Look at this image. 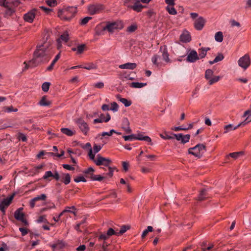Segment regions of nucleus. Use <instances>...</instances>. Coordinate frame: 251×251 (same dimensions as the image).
I'll return each mask as SVG.
<instances>
[{
    "label": "nucleus",
    "instance_id": "79ce46f5",
    "mask_svg": "<svg viewBox=\"0 0 251 251\" xmlns=\"http://www.w3.org/2000/svg\"><path fill=\"white\" fill-rule=\"evenodd\" d=\"M123 137L124 139V140L126 141H132L134 140H135V134H133L129 135H126L124 136Z\"/></svg>",
    "mask_w": 251,
    "mask_h": 251
},
{
    "label": "nucleus",
    "instance_id": "aec40b11",
    "mask_svg": "<svg viewBox=\"0 0 251 251\" xmlns=\"http://www.w3.org/2000/svg\"><path fill=\"white\" fill-rule=\"evenodd\" d=\"M135 140L145 141L150 143V145H152L151 138L149 136H144L142 134H135Z\"/></svg>",
    "mask_w": 251,
    "mask_h": 251
},
{
    "label": "nucleus",
    "instance_id": "423d86ee",
    "mask_svg": "<svg viewBox=\"0 0 251 251\" xmlns=\"http://www.w3.org/2000/svg\"><path fill=\"white\" fill-rule=\"evenodd\" d=\"M91 160L93 161L97 166L104 165L106 167H108L111 162V160L109 158L103 157L100 156V154H98L97 159H95V154H94V159Z\"/></svg>",
    "mask_w": 251,
    "mask_h": 251
},
{
    "label": "nucleus",
    "instance_id": "5701e85b",
    "mask_svg": "<svg viewBox=\"0 0 251 251\" xmlns=\"http://www.w3.org/2000/svg\"><path fill=\"white\" fill-rule=\"evenodd\" d=\"M242 126V124H241V123L235 126H234L232 124H229L227 125H226L224 126V129H225L224 133H226L231 130H235L237 128H238L239 126Z\"/></svg>",
    "mask_w": 251,
    "mask_h": 251
},
{
    "label": "nucleus",
    "instance_id": "6ab92c4d",
    "mask_svg": "<svg viewBox=\"0 0 251 251\" xmlns=\"http://www.w3.org/2000/svg\"><path fill=\"white\" fill-rule=\"evenodd\" d=\"M137 67V64L135 63L128 62L119 66V68L121 69L133 70Z\"/></svg>",
    "mask_w": 251,
    "mask_h": 251
},
{
    "label": "nucleus",
    "instance_id": "8fccbe9b",
    "mask_svg": "<svg viewBox=\"0 0 251 251\" xmlns=\"http://www.w3.org/2000/svg\"><path fill=\"white\" fill-rule=\"evenodd\" d=\"M206 195V189H204L200 192L199 196L198 197V200L202 201L205 198V196Z\"/></svg>",
    "mask_w": 251,
    "mask_h": 251
},
{
    "label": "nucleus",
    "instance_id": "49530a36",
    "mask_svg": "<svg viewBox=\"0 0 251 251\" xmlns=\"http://www.w3.org/2000/svg\"><path fill=\"white\" fill-rule=\"evenodd\" d=\"M220 79V76H215L213 77H211L210 79L208 80V83L210 85H212L213 83L218 81Z\"/></svg>",
    "mask_w": 251,
    "mask_h": 251
},
{
    "label": "nucleus",
    "instance_id": "9b49d317",
    "mask_svg": "<svg viewBox=\"0 0 251 251\" xmlns=\"http://www.w3.org/2000/svg\"><path fill=\"white\" fill-rule=\"evenodd\" d=\"M199 59L197 52L195 50H190L187 54V61L190 63H194Z\"/></svg>",
    "mask_w": 251,
    "mask_h": 251
},
{
    "label": "nucleus",
    "instance_id": "3c124183",
    "mask_svg": "<svg viewBox=\"0 0 251 251\" xmlns=\"http://www.w3.org/2000/svg\"><path fill=\"white\" fill-rule=\"evenodd\" d=\"M107 235H108L109 237L115 235L116 236H118V232H116L113 228H109L108 230L106 232Z\"/></svg>",
    "mask_w": 251,
    "mask_h": 251
},
{
    "label": "nucleus",
    "instance_id": "f3484780",
    "mask_svg": "<svg viewBox=\"0 0 251 251\" xmlns=\"http://www.w3.org/2000/svg\"><path fill=\"white\" fill-rule=\"evenodd\" d=\"M129 124V122L127 118L124 119L122 128L127 134L130 133L132 132Z\"/></svg>",
    "mask_w": 251,
    "mask_h": 251
},
{
    "label": "nucleus",
    "instance_id": "e433bc0d",
    "mask_svg": "<svg viewBox=\"0 0 251 251\" xmlns=\"http://www.w3.org/2000/svg\"><path fill=\"white\" fill-rule=\"evenodd\" d=\"M159 59V56L156 54L154 55L151 58L153 64L156 66H158L160 65V62L158 61Z\"/></svg>",
    "mask_w": 251,
    "mask_h": 251
},
{
    "label": "nucleus",
    "instance_id": "ea45409f",
    "mask_svg": "<svg viewBox=\"0 0 251 251\" xmlns=\"http://www.w3.org/2000/svg\"><path fill=\"white\" fill-rule=\"evenodd\" d=\"M213 73V71L211 69L207 70L205 73V77L206 79L207 80L210 79L212 77Z\"/></svg>",
    "mask_w": 251,
    "mask_h": 251
},
{
    "label": "nucleus",
    "instance_id": "6e6d98bb",
    "mask_svg": "<svg viewBox=\"0 0 251 251\" xmlns=\"http://www.w3.org/2000/svg\"><path fill=\"white\" fill-rule=\"evenodd\" d=\"M101 146L100 145H95L93 147V153L95 155L96 153H98L101 149Z\"/></svg>",
    "mask_w": 251,
    "mask_h": 251
},
{
    "label": "nucleus",
    "instance_id": "39448f33",
    "mask_svg": "<svg viewBox=\"0 0 251 251\" xmlns=\"http://www.w3.org/2000/svg\"><path fill=\"white\" fill-rule=\"evenodd\" d=\"M39 15H40L39 10L33 8L24 15V19L25 22L31 23L33 22L36 16Z\"/></svg>",
    "mask_w": 251,
    "mask_h": 251
},
{
    "label": "nucleus",
    "instance_id": "58836bf2",
    "mask_svg": "<svg viewBox=\"0 0 251 251\" xmlns=\"http://www.w3.org/2000/svg\"><path fill=\"white\" fill-rule=\"evenodd\" d=\"M153 230V228L151 226H148L147 228L143 231L142 234V238H144L149 232H151Z\"/></svg>",
    "mask_w": 251,
    "mask_h": 251
},
{
    "label": "nucleus",
    "instance_id": "ddd939ff",
    "mask_svg": "<svg viewBox=\"0 0 251 251\" xmlns=\"http://www.w3.org/2000/svg\"><path fill=\"white\" fill-rule=\"evenodd\" d=\"M102 9V6L100 4H92L88 7L89 13L91 15H94L99 13Z\"/></svg>",
    "mask_w": 251,
    "mask_h": 251
},
{
    "label": "nucleus",
    "instance_id": "e2e57ef3",
    "mask_svg": "<svg viewBox=\"0 0 251 251\" xmlns=\"http://www.w3.org/2000/svg\"><path fill=\"white\" fill-rule=\"evenodd\" d=\"M52 176H53V173L51 171H47L45 173L44 176L43 177V178L44 179H47V178H48L50 177H52Z\"/></svg>",
    "mask_w": 251,
    "mask_h": 251
},
{
    "label": "nucleus",
    "instance_id": "de8ad7c7",
    "mask_svg": "<svg viewBox=\"0 0 251 251\" xmlns=\"http://www.w3.org/2000/svg\"><path fill=\"white\" fill-rule=\"evenodd\" d=\"M129 228V226H122L119 232H118V236H120V235L124 233Z\"/></svg>",
    "mask_w": 251,
    "mask_h": 251
},
{
    "label": "nucleus",
    "instance_id": "6e6552de",
    "mask_svg": "<svg viewBox=\"0 0 251 251\" xmlns=\"http://www.w3.org/2000/svg\"><path fill=\"white\" fill-rule=\"evenodd\" d=\"M47 199V196L45 194L37 196L34 198L31 199L29 201V205L31 208H34L36 205L39 206L40 205L37 204L39 201H45Z\"/></svg>",
    "mask_w": 251,
    "mask_h": 251
},
{
    "label": "nucleus",
    "instance_id": "09e8293b",
    "mask_svg": "<svg viewBox=\"0 0 251 251\" xmlns=\"http://www.w3.org/2000/svg\"><path fill=\"white\" fill-rule=\"evenodd\" d=\"M13 2V0H0V5L3 7L8 6L7 5L10 4V2Z\"/></svg>",
    "mask_w": 251,
    "mask_h": 251
},
{
    "label": "nucleus",
    "instance_id": "052dcab7",
    "mask_svg": "<svg viewBox=\"0 0 251 251\" xmlns=\"http://www.w3.org/2000/svg\"><path fill=\"white\" fill-rule=\"evenodd\" d=\"M114 168L108 167V173L104 174V176L106 177V176H109L110 177H112L113 175Z\"/></svg>",
    "mask_w": 251,
    "mask_h": 251
},
{
    "label": "nucleus",
    "instance_id": "c9c22d12",
    "mask_svg": "<svg viewBox=\"0 0 251 251\" xmlns=\"http://www.w3.org/2000/svg\"><path fill=\"white\" fill-rule=\"evenodd\" d=\"M63 176V182L65 184H68L71 181V177L69 174H65L62 175Z\"/></svg>",
    "mask_w": 251,
    "mask_h": 251
},
{
    "label": "nucleus",
    "instance_id": "4d7b16f0",
    "mask_svg": "<svg viewBox=\"0 0 251 251\" xmlns=\"http://www.w3.org/2000/svg\"><path fill=\"white\" fill-rule=\"evenodd\" d=\"M74 181L75 182L78 183L81 181L86 182V180L83 176H78L74 178Z\"/></svg>",
    "mask_w": 251,
    "mask_h": 251
},
{
    "label": "nucleus",
    "instance_id": "5fc2aeb1",
    "mask_svg": "<svg viewBox=\"0 0 251 251\" xmlns=\"http://www.w3.org/2000/svg\"><path fill=\"white\" fill-rule=\"evenodd\" d=\"M85 47V45L84 44H82V45L78 46L76 49L77 53V54L82 53L84 50Z\"/></svg>",
    "mask_w": 251,
    "mask_h": 251
},
{
    "label": "nucleus",
    "instance_id": "393cba45",
    "mask_svg": "<svg viewBox=\"0 0 251 251\" xmlns=\"http://www.w3.org/2000/svg\"><path fill=\"white\" fill-rule=\"evenodd\" d=\"M210 50L209 48H201L199 49V59L203 58L205 57L207 54V51Z\"/></svg>",
    "mask_w": 251,
    "mask_h": 251
},
{
    "label": "nucleus",
    "instance_id": "f8f14e48",
    "mask_svg": "<svg viewBox=\"0 0 251 251\" xmlns=\"http://www.w3.org/2000/svg\"><path fill=\"white\" fill-rule=\"evenodd\" d=\"M99 118L95 119L94 120V123H101L103 122L107 123L111 119V117L108 113H106L105 114L100 113L99 115Z\"/></svg>",
    "mask_w": 251,
    "mask_h": 251
},
{
    "label": "nucleus",
    "instance_id": "37998d69",
    "mask_svg": "<svg viewBox=\"0 0 251 251\" xmlns=\"http://www.w3.org/2000/svg\"><path fill=\"white\" fill-rule=\"evenodd\" d=\"M50 83L48 82H45L42 85V89L44 92H48L49 91Z\"/></svg>",
    "mask_w": 251,
    "mask_h": 251
},
{
    "label": "nucleus",
    "instance_id": "c03bdc74",
    "mask_svg": "<svg viewBox=\"0 0 251 251\" xmlns=\"http://www.w3.org/2000/svg\"><path fill=\"white\" fill-rule=\"evenodd\" d=\"M190 139V134H186L185 135H182V140L181 142L182 144H185L188 143Z\"/></svg>",
    "mask_w": 251,
    "mask_h": 251
},
{
    "label": "nucleus",
    "instance_id": "680f3d73",
    "mask_svg": "<svg viewBox=\"0 0 251 251\" xmlns=\"http://www.w3.org/2000/svg\"><path fill=\"white\" fill-rule=\"evenodd\" d=\"M37 223H47V221L46 218V216H41L39 217V218L36 221Z\"/></svg>",
    "mask_w": 251,
    "mask_h": 251
},
{
    "label": "nucleus",
    "instance_id": "774afa93",
    "mask_svg": "<svg viewBox=\"0 0 251 251\" xmlns=\"http://www.w3.org/2000/svg\"><path fill=\"white\" fill-rule=\"evenodd\" d=\"M137 29V26L135 25H130L127 28V30L129 32H132L134 31Z\"/></svg>",
    "mask_w": 251,
    "mask_h": 251
},
{
    "label": "nucleus",
    "instance_id": "c756f323",
    "mask_svg": "<svg viewBox=\"0 0 251 251\" xmlns=\"http://www.w3.org/2000/svg\"><path fill=\"white\" fill-rule=\"evenodd\" d=\"M215 40L218 42H222L223 40V35L221 31H218L215 35Z\"/></svg>",
    "mask_w": 251,
    "mask_h": 251
},
{
    "label": "nucleus",
    "instance_id": "b1692460",
    "mask_svg": "<svg viewBox=\"0 0 251 251\" xmlns=\"http://www.w3.org/2000/svg\"><path fill=\"white\" fill-rule=\"evenodd\" d=\"M61 132L68 136H72L75 133V130L74 129H71L68 128H62L60 129Z\"/></svg>",
    "mask_w": 251,
    "mask_h": 251
},
{
    "label": "nucleus",
    "instance_id": "13d9d810",
    "mask_svg": "<svg viewBox=\"0 0 251 251\" xmlns=\"http://www.w3.org/2000/svg\"><path fill=\"white\" fill-rule=\"evenodd\" d=\"M171 129L173 130H174L175 131H178L179 130H188V128H186V127L180 126H175V127H172L171 128Z\"/></svg>",
    "mask_w": 251,
    "mask_h": 251
},
{
    "label": "nucleus",
    "instance_id": "864d4df0",
    "mask_svg": "<svg viewBox=\"0 0 251 251\" xmlns=\"http://www.w3.org/2000/svg\"><path fill=\"white\" fill-rule=\"evenodd\" d=\"M164 135L162 134H160V136L161 138L164 139V140H167V139H172L174 138L173 136H172L171 135H169L166 131L164 132Z\"/></svg>",
    "mask_w": 251,
    "mask_h": 251
},
{
    "label": "nucleus",
    "instance_id": "0eeeda50",
    "mask_svg": "<svg viewBox=\"0 0 251 251\" xmlns=\"http://www.w3.org/2000/svg\"><path fill=\"white\" fill-rule=\"evenodd\" d=\"M15 196V194L13 193L12 195H11L9 197L7 198L6 199H4L2 200H0V210L4 214L5 212V209L8 207V206L11 203L12 200L14 198Z\"/></svg>",
    "mask_w": 251,
    "mask_h": 251
},
{
    "label": "nucleus",
    "instance_id": "2f4dec72",
    "mask_svg": "<svg viewBox=\"0 0 251 251\" xmlns=\"http://www.w3.org/2000/svg\"><path fill=\"white\" fill-rule=\"evenodd\" d=\"M82 68L88 70H95L97 69V65L93 63H90L84 66H82Z\"/></svg>",
    "mask_w": 251,
    "mask_h": 251
},
{
    "label": "nucleus",
    "instance_id": "7ed1b4c3",
    "mask_svg": "<svg viewBox=\"0 0 251 251\" xmlns=\"http://www.w3.org/2000/svg\"><path fill=\"white\" fill-rule=\"evenodd\" d=\"M205 152V146L203 144H198L193 148H189L188 152L194 156L200 158Z\"/></svg>",
    "mask_w": 251,
    "mask_h": 251
},
{
    "label": "nucleus",
    "instance_id": "a19ab883",
    "mask_svg": "<svg viewBox=\"0 0 251 251\" xmlns=\"http://www.w3.org/2000/svg\"><path fill=\"white\" fill-rule=\"evenodd\" d=\"M137 0H125L124 4L128 8H131Z\"/></svg>",
    "mask_w": 251,
    "mask_h": 251
},
{
    "label": "nucleus",
    "instance_id": "4468645a",
    "mask_svg": "<svg viewBox=\"0 0 251 251\" xmlns=\"http://www.w3.org/2000/svg\"><path fill=\"white\" fill-rule=\"evenodd\" d=\"M76 123L81 130V131L84 134H86L89 131V127L87 124L82 119H78Z\"/></svg>",
    "mask_w": 251,
    "mask_h": 251
},
{
    "label": "nucleus",
    "instance_id": "72a5a7b5",
    "mask_svg": "<svg viewBox=\"0 0 251 251\" xmlns=\"http://www.w3.org/2000/svg\"><path fill=\"white\" fill-rule=\"evenodd\" d=\"M39 104L41 106H49L50 104V102L45 97H43L40 101Z\"/></svg>",
    "mask_w": 251,
    "mask_h": 251
},
{
    "label": "nucleus",
    "instance_id": "c85d7f7f",
    "mask_svg": "<svg viewBox=\"0 0 251 251\" xmlns=\"http://www.w3.org/2000/svg\"><path fill=\"white\" fill-rule=\"evenodd\" d=\"M224 55L222 53H219L213 61H209V63L211 65L222 61L224 59Z\"/></svg>",
    "mask_w": 251,
    "mask_h": 251
},
{
    "label": "nucleus",
    "instance_id": "412c9836",
    "mask_svg": "<svg viewBox=\"0 0 251 251\" xmlns=\"http://www.w3.org/2000/svg\"><path fill=\"white\" fill-rule=\"evenodd\" d=\"M180 40L181 41L187 43L191 41V36L189 32L187 31H184L180 35Z\"/></svg>",
    "mask_w": 251,
    "mask_h": 251
},
{
    "label": "nucleus",
    "instance_id": "338daca9",
    "mask_svg": "<svg viewBox=\"0 0 251 251\" xmlns=\"http://www.w3.org/2000/svg\"><path fill=\"white\" fill-rule=\"evenodd\" d=\"M109 238V237L108 236V235H107V233L101 234L99 237V239L100 240H107Z\"/></svg>",
    "mask_w": 251,
    "mask_h": 251
},
{
    "label": "nucleus",
    "instance_id": "a18cd8bd",
    "mask_svg": "<svg viewBox=\"0 0 251 251\" xmlns=\"http://www.w3.org/2000/svg\"><path fill=\"white\" fill-rule=\"evenodd\" d=\"M110 110L114 112H117L118 110V105L116 102H113L111 103Z\"/></svg>",
    "mask_w": 251,
    "mask_h": 251
},
{
    "label": "nucleus",
    "instance_id": "603ef678",
    "mask_svg": "<svg viewBox=\"0 0 251 251\" xmlns=\"http://www.w3.org/2000/svg\"><path fill=\"white\" fill-rule=\"evenodd\" d=\"M91 19L92 17H84V18L81 19L80 24L82 25H85Z\"/></svg>",
    "mask_w": 251,
    "mask_h": 251
},
{
    "label": "nucleus",
    "instance_id": "4c0bfd02",
    "mask_svg": "<svg viewBox=\"0 0 251 251\" xmlns=\"http://www.w3.org/2000/svg\"><path fill=\"white\" fill-rule=\"evenodd\" d=\"M166 9L170 14L176 15L177 13L176 10L174 7V6H168L166 7Z\"/></svg>",
    "mask_w": 251,
    "mask_h": 251
},
{
    "label": "nucleus",
    "instance_id": "cd10ccee",
    "mask_svg": "<svg viewBox=\"0 0 251 251\" xmlns=\"http://www.w3.org/2000/svg\"><path fill=\"white\" fill-rule=\"evenodd\" d=\"M146 85V83H142L138 82H133L130 84V87L135 88H141Z\"/></svg>",
    "mask_w": 251,
    "mask_h": 251
},
{
    "label": "nucleus",
    "instance_id": "f704fd0d",
    "mask_svg": "<svg viewBox=\"0 0 251 251\" xmlns=\"http://www.w3.org/2000/svg\"><path fill=\"white\" fill-rule=\"evenodd\" d=\"M243 151H239V152H234L232 153H229L227 156V158H228L229 156H230L234 159L238 158L239 156L243 155Z\"/></svg>",
    "mask_w": 251,
    "mask_h": 251
},
{
    "label": "nucleus",
    "instance_id": "a878e982",
    "mask_svg": "<svg viewBox=\"0 0 251 251\" xmlns=\"http://www.w3.org/2000/svg\"><path fill=\"white\" fill-rule=\"evenodd\" d=\"M82 148L83 149H89V153L88 155L90 158V159H94V153L93 152V150L91 147V145L90 143H86L85 145H84Z\"/></svg>",
    "mask_w": 251,
    "mask_h": 251
},
{
    "label": "nucleus",
    "instance_id": "a211bd4d",
    "mask_svg": "<svg viewBox=\"0 0 251 251\" xmlns=\"http://www.w3.org/2000/svg\"><path fill=\"white\" fill-rule=\"evenodd\" d=\"M205 20L202 17H199L195 21V27L197 30H201L203 28Z\"/></svg>",
    "mask_w": 251,
    "mask_h": 251
},
{
    "label": "nucleus",
    "instance_id": "f257e3e1",
    "mask_svg": "<svg viewBox=\"0 0 251 251\" xmlns=\"http://www.w3.org/2000/svg\"><path fill=\"white\" fill-rule=\"evenodd\" d=\"M53 53V52L49 43H44L38 46L34 51L33 59L29 62L28 64H26L25 62H24L25 65V69H27L29 66L33 67L41 63L48 62Z\"/></svg>",
    "mask_w": 251,
    "mask_h": 251
},
{
    "label": "nucleus",
    "instance_id": "9d476101",
    "mask_svg": "<svg viewBox=\"0 0 251 251\" xmlns=\"http://www.w3.org/2000/svg\"><path fill=\"white\" fill-rule=\"evenodd\" d=\"M23 209V208H19L16 210L14 213V217L16 220L22 222L25 225H27L28 222L24 218L25 214L22 212Z\"/></svg>",
    "mask_w": 251,
    "mask_h": 251
},
{
    "label": "nucleus",
    "instance_id": "2eb2a0df",
    "mask_svg": "<svg viewBox=\"0 0 251 251\" xmlns=\"http://www.w3.org/2000/svg\"><path fill=\"white\" fill-rule=\"evenodd\" d=\"M69 40V33L68 31H65L62 34L60 37L57 40V49L62 47V43H66Z\"/></svg>",
    "mask_w": 251,
    "mask_h": 251
},
{
    "label": "nucleus",
    "instance_id": "dca6fc26",
    "mask_svg": "<svg viewBox=\"0 0 251 251\" xmlns=\"http://www.w3.org/2000/svg\"><path fill=\"white\" fill-rule=\"evenodd\" d=\"M8 6L4 7L5 10L4 12V16L8 18L13 15L15 12V7L17 5H13L8 4Z\"/></svg>",
    "mask_w": 251,
    "mask_h": 251
},
{
    "label": "nucleus",
    "instance_id": "20e7f679",
    "mask_svg": "<svg viewBox=\"0 0 251 251\" xmlns=\"http://www.w3.org/2000/svg\"><path fill=\"white\" fill-rule=\"evenodd\" d=\"M123 27V23L121 21L107 22L106 25L103 27V30H107L110 33H113L116 30L121 29Z\"/></svg>",
    "mask_w": 251,
    "mask_h": 251
},
{
    "label": "nucleus",
    "instance_id": "bb28decb",
    "mask_svg": "<svg viewBox=\"0 0 251 251\" xmlns=\"http://www.w3.org/2000/svg\"><path fill=\"white\" fill-rule=\"evenodd\" d=\"M117 98L126 107H128L131 104V101L126 99L120 98L119 95L117 96Z\"/></svg>",
    "mask_w": 251,
    "mask_h": 251
},
{
    "label": "nucleus",
    "instance_id": "69168bd1",
    "mask_svg": "<svg viewBox=\"0 0 251 251\" xmlns=\"http://www.w3.org/2000/svg\"><path fill=\"white\" fill-rule=\"evenodd\" d=\"M46 2L50 6H54L56 4V0H47Z\"/></svg>",
    "mask_w": 251,
    "mask_h": 251
},
{
    "label": "nucleus",
    "instance_id": "7c9ffc66",
    "mask_svg": "<svg viewBox=\"0 0 251 251\" xmlns=\"http://www.w3.org/2000/svg\"><path fill=\"white\" fill-rule=\"evenodd\" d=\"M162 57L164 61L167 62L169 63L170 62V59L169 57V54L167 52V50L166 48H164L163 51H162Z\"/></svg>",
    "mask_w": 251,
    "mask_h": 251
},
{
    "label": "nucleus",
    "instance_id": "473e14b6",
    "mask_svg": "<svg viewBox=\"0 0 251 251\" xmlns=\"http://www.w3.org/2000/svg\"><path fill=\"white\" fill-rule=\"evenodd\" d=\"M105 178V176H101L100 175H92L90 176V179L93 181H101L103 179Z\"/></svg>",
    "mask_w": 251,
    "mask_h": 251
},
{
    "label": "nucleus",
    "instance_id": "f03ea898",
    "mask_svg": "<svg viewBox=\"0 0 251 251\" xmlns=\"http://www.w3.org/2000/svg\"><path fill=\"white\" fill-rule=\"evenodd\" d=\"M76 12V7H69L64 12L59 11L58 13V16L62 20L68 21L74 16Z\"/></svg>",
    "mask_w": 251,
    "mask_h": 251
},
{
    "label": "nucleus",
    "instance_id": "4be33fe9",
    "mask_svg": "<svg viewBox=\"0 0 251 251\" xmlns=\"http://www.w3.org/2000/svg\"><path fill=\"white\" fill-rule=\"evenodd\" d=\"M144 7V6L141 3L140 1L138 0H137L130 8L132 9L133 10L136 12H140Z\"/></svg>",
    "mask_w": 251,
    "mask_h": 251
},
{
    "label": "nucleus",
    "instance_id": "1a4fd4ad",
    "mask_svg": "<svg viewBox=\"0 0 251 251\" xmlns=\"http://www.w3.org/2000/svg\"><path fill=\"white\" fill-rule=\"evenodd\" d=\"M239 66L246 70L250 65V59L249 56L247 54L241 57L238 60Z\"/></svg>",
    "mask_w": 251,
    "mask_h": 251
},
{
    "label": "nucleus",
    "instance_id": "bf43d9fd",
    "mask_svg": "<svg viewBox=\"0 0 251 251\" xmlns=\"http://www.w3.org/2000/svg\"><path fill=\"white\" fill-rule=\"evenodd\" d=\"M95 172V170L92 167H89V168H88L87 169H86L84 171H83V173L84 174H90L91 176L92 175H94L93 174V173Z\"/></svg>",
    "mask_w": 251,
    "mask_h": 251
},
{
    "label": "nucleus",
    "instance_id": "0e129e2a",
    "mask_svg": "<svg viewBox=\"0 0 251 251\" xmlns=\"http://www.w3.org/2000/svg\"><path fill=\"white\" fill-rule=\"evenodd\" d=\"M57 244V250H60L63 248L65 247V244L60 241H58L56 242Z\"/></svg>",
    "mask_w": 251,
    "mask_h": 251
}]
</instances>
